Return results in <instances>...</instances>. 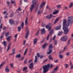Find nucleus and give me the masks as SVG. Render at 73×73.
<instances>
[{
	"label": "nucleus",
	"instance_id": "nucleus-48",
	"mask_svg": "<svg viewBox=\"0 0 73 73\" xmlns=\"http://www.w3.org/2000/svg\"><path fill=\"white\" fill-rule=\"evenodd\" d=\"M58 13V11H56L55 12H54L53 13V15H56V13Z\"/></svg>",
	"mask_w": 73,
	"mask_h": 73
},
{
	"label": "nucleus",
	"instance_id": "nucleus-34",
	"mask_svg": "<svg viewBox=\"0 0 73 73\" xmlns=\"http://www.w3.org/2000/svg\"><path fill=\"white\" fill-rule=\"evenodd\" d=\"M27 50H28V48H27L25 50V52L24 53V56H25V54H26V53H27Z\"/></svg>",
	"mask_w": 73,
	"mask_h": 73
},
{
	"label": "nucleus",
	"instance_id": "nucleus-57",
	"mask_svg": "<svg viewBox=\"0 0 73 73\" xmlns=\"http://www.w3.org/2000/svg\"><path fill=\"white\" fill-rule=\"evenodd\" d=\"M46 61H47V59H46L45 60H44L43 61V63H45V62H46Z\"/></svg>",
	"mask_w": 73,
	"mask_h": 73
},
{
	"label": "nucleus",
	"instance_id": "nucleus-40",
	"mask_svg": "<svg viewBox=\"0 0 73 73\" xmlns=\"http://www.w3.org/2000/svg\"><path fill=\"white\" fill-rule=\"evenodd\" d=\"M48 58L49 59H50V60H53V58H52V57H51V56H48Z\"/></svg>",
	"mask_w": 73,
	"mask_h": 73
},
{
	"label": "nucleus",
	"instance_id": "nucleus-44",
	"mask_svg": "<svg viewBox=\"0 0 73 73\" xmlns=\"http://www.w3.org/2000/svg\"><path fill=\"white\" fill-rule=\"evenodd\" d=\"M46 18H47V19H51L49 15L46 16Z\"/></svg>",
	"mask_w": 73,
	"mask_h": 73
},
{
	"label": "nucleus",
	"instance_id": "nucleus-59",
	"mask_svg": "<svg viewBox=\"0 0 73 73\" xmlns=\"http://www.w3.org/2000/svg\"><path fill=\"white\" fill-rule=\"evenodd\" d=\"M13 54H15V53H13H13H11L10 54H9V56H11V55H13Z\"/></svg>",
	"mask_w": 73,
	"mask_h": 73
},
{
	"label": "nucleus",
	"instance_id": "nucleus-42",
	"mask_svg": "<svg viewBox=\"0 0 73 73\" xmlns=\"http://www.w3.org/2000/svg\"><path fill=\"white\" fill-rule=\"evenodd\" d=\"M59 57L61 59H62V58H63V56L61 55H59Z\"/></svg>",
	"mask_w": 73,
	"mask_h": 73
},
{
	"label": "nucleus",
	"instance_id": "nucleus-4",
	"mask_svg": "<svg viewBox=\"0 0 73 73\" xmlns=\"http://www.w3.org/2000/svg\"><path fill=\"white\" fill-rule=\"evenodd\" d=\"M68 36L67 35H65L62 37L60 38V40L61 41H66L67 40L68 38Z\"/></svg>",
	"mask_w": 73,
	"mask_h": 73
},
{
	"label": "nucleus",
	"instance_id": "nucleus-28",
	"mask_svg": "<svg viewBox=\"0 0 73 73\" xmlns=\"http://www.w3.org/2000/svg\"><path fill=\"white\" fill-rule=\"evenodd\" d=\"M61 28V26H58L56 28V30H58V29H60Z\"/></svg>",
	"mask_w": 73,
	"mask_h": 73
},
{
	"label": "nucleus",
	"instance_id": "nucleus-10",
	"mask_svg": "<svg viewBox=\"0 0 73 73\" xmlns=\"http://www.w3.org/2000/svg\"><path fill=\"white\" fill-rule=\"evenodd\" d=\"M8 66H7L5 69V71L6 72L8 73L9 72V69L8 68Z\"/></svg>",
	"mask_w": 73,
	"mask_h": 73
},
{
	"label": "nucleus",
	"instance_id": "nucleus-27",
	"mask_svg": "<svg viewBox=\"0 0 73 73\" xmlns=\"http://www.w3.org/2000/svg\"><path fill=\"white\" fill-rule=\"evenodd\" d=\"M63 33V32L61 31L58 34V36H61V35H62V34Z\"/></svg>",
	"mask_w": 73,
	"mask_h": 73
},
{
	"label": "nucleus",
	"instance_id": "nucleus-22",
	"mask_svg": "<svg viewBox=\"0 0 73 73\" xmlns=\"http://www.w3.org/2000/svg\"><path fill=\"white\" fill-rule=\"evenodd\" d=\"M17 58H20L21 57V54H19L16 56Z\"/></svg>",
	"mask_w": 73,
	"mask_h": 73
},
{
	"label": "nucleus",
	"instance_id": "nucleus-51",
	"mask_svg": "<svg viewBox=\"0 0 73 73\" xmlns=\"http://www.w3.org/2000/svg\"><path fill=\"white\" fill-rule=\"evenodd\" d=\"M10 65H11V68H13V63H11L10 64Z\"/></svg>",
	"mask_w": 73,
	"mask_h": 73
},
{
	"label": "nucleus",
	"instance_id": "nucleus-12",
	"mask_svg": "<svg viewBox=\"0 0 73 73\" xmlns=\"http://www.w3.org/2000/svg\"><path fill=\"white\" fill-rule=\"evenodd\" d=\"M41 33H45V29L43 28L41 30Z\"/></svg>",
	"mask_w": 73,
	"mask_h": 73
},
{
	"label": "nucleus",
	"instance_id": "nucleus-38",
	"mask_svg": "<svg viewBox=\"0 0 73 73\" xmlns=\"http://www.w3.org/2000/svg\"><path fill=\"white\" fill-rule=\"evenodd\" d=\"M46 43H45L42 46L43 48H45V47L46 46Z\"/></svg>",
	"mask_w": 73,
	"mask_h": 73
},
{
	"label": "nucleus",
	"instance_id": "nucleus-64",
	"mask_svg": "<svg viewBox=\"0 0 73 73\" xmlns=\"http://www.w3.org/2000/svg\"><path fill=\"white\" fill-rule=\"evenodd\" d=\"M32 60H33L32 59L31 60H29V63H30V62H32Z\"/></svg>",
	"mask_w": 73,
	"mask_h": 73
},
{
	"label": "nucleus",
	"instance_id": "nucleus-16",
	"mask_svg": "<svg viewBox=\"0 0 73 73\" xmlns=\"http://www.w3.org/2000/svg\"><path fill=\"white\" fill-rule=\"evenodd\" d=\"M37 42V39L36 38L34 40L33 43L34 44H36Z\"/></svg>",
	"mask_w": 73,
	"mask_h": 73
},
{
	"label": "nucleus",
	"instance_id": "nucleus-61",
	"mask_svg": "<svg viewBox=\"0 0 73 73\" xmlns=\"http://www.w3.org/2000/svg\"><path fill=\"white\" fill-rule=\"evenodd\" d=\"M3 29L4 30H5L6 29V27H5V26H4Z\"/></svg>",
	"mask_w": 73,
	"mask_h": 73
},
{
	"label": "nucleus",
	"instance_id": "nucleus-33",
	"mask_svg": "<svg viewBox=\"0 0 73 73\" xmlns=\"http://www.w3.org/2000/svg\"><path fill=\"white\" fill-rule=\"evenodd\" d=\"M64 65L66 68H68V64H64Z\"/></svg>",
	"mask_w": 73,
	"mask_h": 73
},
{
	"label": "nucleus",
	"instance_id": "nucleus-58",
	"mask_svg": "<svg viewBox=\"0 0 73 73\" xmlns=\"http://www.w3.org/2000/svg\"><path fill=\"white\" fill-rule=\"evenodd\" d=\"M17 35H18V34H16L15 36V38H17Z\"/></svg>",
	"mask_w": 73,
	"mask_h": 73
},
{
	"label": "nucleus",
	"instance_id": "nucleus-24",
	"mask_svg": "<svg viewBox=\"0 0 73 73\" xmlns=\"http://www.w3.org/2000/svg\"><path fill=\"white\" fill-rule=\"evenodd\" d=\"M53 30H52L49 33V35H52L53 34Z\"/></svg>",
	"mask_w": 73,
	"mask_h": 73
},
{
	"label": "nucleus",
	"instance_id": "nucleus-62",
	"mask_svg": "<svg viewBox=\"0 0 73 73\" xmlns=\"http://www.w3.org/2000/svg\"><path fill=\"white\" fill-rule=\"evenodd\" d=\"M52 16H53L52 15L50 14V17L51 19V18H52Z\"/></svg>",
	"mask_w": 73,
	"mask_h": 73
},
{
	"label": "nucleus",
	"instance_id": "nucleus-41",
	"mask_svg": "<svg viewBox=\"0 0 73 73\" xmlns=\"http://www.w3.org/2000/svg\"><path fill=\"white\" fill-rule=\"evenodd\" d=\"M21 26L22 27V28H23L24 27V22H23L21 24Z\"/></svg>",
	"mask_w": 73,
	"mask_h": 73
},
{
	"label": "nucleus",
	"instance_id": "nucleus-20",
	"mask_svg": "<svg viewBox=\"0 0 73 73\" xmlns=\"http://www.w3.org/2000/svg\"><path fill=\"white\" fill-rule=\"evenodd\" d=\"M50 25H51V23L48 24L46 26V29L49 28Z\"/></svg>",
	"mask_w": 73,
	"mask_h": 73
},
{
	"label": "nucleus",
	"instance_id": "nucleus-56",
	"mask_svg": "<svg viewBox=\"0 0 73 73\" xmlns=\"http://www.w3.org/2000/svg\"><path fill=\"white\" fill-rule=\"evenodd\" d=\"M50 36V35H48L47 37V40H49V36Z\"/></svg>",
	"mask_w": 73,
	"mask_h": 73
},
{
	"label": "nucleus",
	"instance_id": "nucleus-7",
	"mask_svg": "<svg viewBox=\"0 0 73 73\" xmlns=\"http://www.w3.org/2000/svg\"><path fill=\"white\" fill-rule=\"evenodd\" d=\"M9 23L11 25H13V24H14L15 21H14L13 20L11 19L9 20Z\"/></svg>",
	"mask_w": 73,
	"mask_h": 73
},
{
	"label": "nucleus",
	"instance_id": "nucleus-46",
	"mask_svg": "<svg viewBox=\"0 0 73 73\" xmlns=\"http://www.w3.org/2000/svg\"><path fill=\"white\" fill-rule=\"evenodd\" d=\"M26 29L27 31V32L29 33V31L28 30V29H29V28H28V27H27Z\"/></svg>",
	"mask_w": 73,
	"mask_h": 73
},
{
	"label": "nucleus",
	"instance_id": "nucleus-14",
	"mask_svg": "<svg viewBox=\"0 0 73 73\" xmlns=\"http://www.w3.org/2000/svg\"><path fill=\"white\" fill-rule=\"evenodd\" d=\"M58 20H59V18H57L56 19H55V21L54 23V24H56V23H57Z\"/></svg>",
	"mask_w": 73,
	"mask_h": 73
},
{
	"label": "nucleus",
	"instance_id": "nucleus-45",
	"mask_svg": "<svg viewBox=\"0 0 73 73\" xmlns=\"http://www.w3.org/2000/svg\"><path fill=\"white\" fill-rule=\"evenodd\" d=\"M13 13H12L10 15V17H12L13 16Z\"/></svg>",
	"mask_w": 73,
	"mask_h": 73
},
{
	"label": "nucleus",
	"instance_id": "nucleus-21",
	"mask_svg": "<svg viewBox=\"0 0 73 73\" xmlns=\"http://www.w3.org/2000/svg\"><path fill=\"white\" fill-rule=\"evenodd\" d=\"M25 25H28V18H27L26 19L25 21Z\"/></svg>",
	"mask_w": 73,
	"mask_h": 73
},
{
	"label": "nucleus",
	"instance_id": "nucleus-54",
	"mask_svg": "<svg viewBox=\"0 0 73 73\" xmlns=\"http://www.w3.org/2000/svg\"><path fill=\"white\" fill-rule=\"evenodd\" d=\"M58 61V60L57 59L56 60H55L54 62L55 63H57Z\"/></svg>",
	"mask_w": 73,
	"mask_h": 73
},
{
	"label": "nucleus",
	"instance_id": "nucleus-31",
	"mask_svg": "<svg viewBox=\"0 0 73 73\" xmlns=\"http://www.w3.org/2000/svg\"><path fill=\"white\" fill-rule=\"evenodd\" d=\"M52 44H50V45L49 46V49H51L50 48H52Z\"/></svg>",
	"mask_w": 73,
	"mask_h": 73
},
{
	"label": "nucleus",
	"instance_id": "nucleus-36",
	"mask_svg": "<svg viewBox=\"0 0 73 73\" xmlns=\"http://www.w3.org/2000/svg\"><path fill=\"white\" fill-rule=\"evenodd\" d=\"M27 69V67H24L23 69V71H24V70H25Z\"/></svg>",
	"mask_w": 73,
	"mask_h": 73
},
{
	"label": "nucleus",
	"instance_id": "nucleus-25",
	"mask_svg": "<svg viewBox=\"0 0 73 73\" xmlns=\"http://www.w3.org/2000/svg\"><path fill=\"white\" fill-rule=\"evenodd\" d=\"M57 40H55L54 41V45H56V44H57Z\"/></svg>",
	"mask_w": 73,
	"mask_h": 73
},
{
	"label": "nucleus",
	"instance_id": "nucleus-26",
	"mask_svg": "<svg viewBox=\"0 0 73 73\" xmlns=\"http://www.w3.org/2000/svg\"><path fill=\"white\" fill-rule=\"evenodd\" d=\"M4 64H5V62H3L2 64H1L0 66V69H1V67L4 65Z\"/></svg>",
	"mask_w": 73,
	"mask_h": 73
},
{
	"label": "nucleus",
	"instance_id": "nucleus-32",
	"mask_svg": "<svg viewBox=\"0 0 73 73\" xmlns=\"http://www.w3.org/2000/svg\"><path fill=\"white\" fill-rule=\"evenodd\" d=\"M42 27H44L45 26V23H42Z\"/></svg>",
	"mask_w": 73,
	"mask_h": 73
},
{
	"label": "nucleus",
	"instance_id": "nucleus-29",
	"mask_svg": "<svg viewBox=\"0 0 73 73\" xmlns=\"http://www.w3.org/2000/svg\"><path fill=\"white\" fill-rule=\"evenodd\" d=\"M5 36L6 37H7L8 36H9V33L7 32L5 33Z\"/></svg>",
	"mask_w": 73,
	"mask_h": 73
},
{
	"label": "nucleus",
	"instance_id": "nucleus-6",
	"mask_svg": "<svg viewBox=\"0 0 73 73\" xmlns=\"http://www.w3.org/2000/svg\"><path fill=\"white\" fill-rule=\"evenodd\" d=\"M33 63H31L30 64V65L29 66V67L31 70H33Z\"/></svg>",
	"mask_w": 73,
	"mask_h": 73
},
{
	"label": "nucleus",
	"instance_id": "nucleus-53",
	"mask_svg": "<svg viewBox=\"0 0 73 73\" xmlns=\"http://www.w3.org/2000/svg\"><path fill=\"white\" fill-rule=\"evenodd\" d=\"M17 10H18V11H21V9L20 8V7H19V8H18Z\"/></svg>",
	"mask_w": 73,
	"mask_h": 73
},
{
	"label": "nucleus",
	"instance_id": "nucleus-17",
	"mask_svg": "<svg viewBox=\"0 0 73 73\" xmlns=\"http://www.w3.org/2000/svg\"><path fill=\"white\" fill-rule=\"evenodd\" d=\"M3 45L5 46V47H6L7 46V41H3Z\"/></svg>",
	"mask_w": 73,
	"mask_h": 73
},
{
	"label": "nucleus",
	"instance_id": "nucleus-55",
	"mask_svg": "<svg viewBox=\"0 0 73 73\" xmlns=\"http://www.w3.org/2000/svg\"><path fill=\"white\" fill-rule=\"evenodd\" d=\"M70 54V53L69 52H68L66 53V56H69Z\"/></svg>",
	"mask_w": 73,
	"mask_h": 73
},
{
	"label": "nucleus",
	"instance_id": "nucleus-49",
	"mask_svg": "<svg viewBox=\"0 0 73 73\" xmlns=\"http://www.w3.org/2000/svg\"><path fill=\"white\" fill-rule=\"evenodd\" d=\"M11 3H12V4H15V1H11Z\"/></svg>",
	"mask_w": 73,
	"mask_h": 73
},
{
	"label": "nucleus",
	"instance_id": "nucleus-8",
	"mask_svg": "<svg viewBox=\"0 0 73 73\" xmlns=\"http://www.w3.org/2000/svg\"><path fill=\"white\" fill-rule=\"evenodd\" d=\"M11 44H12V43L11 42H9L8 44V46L7 50V51H8V50H9V49L10 48V47H11Z\"/></svg>",
	"mask_w": 73,
	"mask_h": 73
},
{
	"label": "nucleus",
	"instance_id": "nucleus-2",
	"mask_svg": "<svg viewBox=\"0 0 73 73\" xmlns=\"http://www.w3.org/2000/svg\"><path fill=\"white\" fill-rule=\"evenodd\" d=\"M53 67V65L51 64L50 65V64H48L45 65L43 67V73H46L48 71V69L49 68H51Z\"/></svg>",
	"mask_w": 73,
	"mask_h": 73
},
{
	"label": "nucleus",
	"instance_id": "nucleus-13",
	"mask_svg": "<svg viewBox=\"0 0 73 73\" xmlns=\"http://www.w3.org/2000/svg\"><path fill=\"white\" fill-rule=\"evenodd\" d=\"M29 35V33L27 32L25 35V38L27 39L28 38V37Z\"/></svg>",
	"mask_w": 73,
	"mask_h": 73
},
{
	"label": "nucleus",
	"instance_id": "nucleus-39",
	"mask_svg": "<svg viewBox=\"0 0 73 73\" xmlns=\"http://www.w3.org/2000/svg\"><path fill=\"white\" fill-rule=\"evenodd\" d=\"M15 50H16V49L15 48H14L13 49L12 52L13 53H15Z\"/></svg>",
	"mask_w": 73,
	"mask_h": 73
},
{
	"label": "nucleus",
	"instance_id": "nucleus-3",
	"mask_svg": "<svg viewBox=\"0 0 73 73\" xmlns=\"http://www.w3.org/2000/svg\"><path fill=\"white\" fill-rule=\"evenodd\" d=\"M37 0H33V4L31 6V7L30 8V11L31 12H32V11H33V8H34V7L36 5V4H37Z\"/></svg>",
	"mask_w": 73,
	"mask_h": 73
},
{
	"label": "nucleus",
	"instance_id": "nucleus-47",
	"mask_svg": "<svg viewBox=\"0 0 73 73\" xmlns=\"http://www.w3.org/2000/svg\"><path fill=\"white\" fill-rule=\"evenodd\" d=\"M37 14L38 15H40L41 13V11L39 10L38 11V12L37 13Z\"/></svg>",
	"mask_w": 73,
	"mask_h": 73
},
{
	"label": "nucleus",
	"instance_id": "nucleus-52",
	"mask_svg": "<svg viewBox=\"0 0 73 73\" xmlns=\"http://www.w3.org/2000/svg\"><path fill=\"white\" fill-rule=\"evenodd\" d=\"M36 55L38 57H40V54H39V53H37Z\"/></svg>",
	"mask_w": 73,
	"mask_h": 73
},
{
	"label": "nucleus",
	"instance_id": "nucleus-11",
	"mask_svg": "<svg viewBox=\"0 0 73 73\" xmlns=\"http://www.w3.org/2000/svg\"><path fill=\"white\" fill-rule=\"evenodd\" d=\"M49 51L47 53V54H50L52 52V49H49Z\"/></svg>",
	"mask_w": 73,
	"mask_h": 73
},
{
	"label": "nucleus",
	"instance_id": "nucleus-9",
	"mask_svg": "<svg viewBox=\"0 0 73 73\" xmlns=\"http://www.w3.org/2000/svg\"><path fill=\"white\" fill-rule=\"evenodd\" d=\"M12 36H10L7 38V41H9L11 40V39L12 38Z\"/></svg>",
	"mask_w": 73,
	"mask_h": 73
},
{
	"label": "nucleus",
	"instance_id": "nucleus-60",
	"mask_svg": "<svg viewBox=\"0 0 73 73\" xmlns=\"http://www.w3.org/2000/svg\"><path fill=\"white\" fill-rule=\"evenodd\" d=\"M20 72H21V70H19L17 71V72H18V73H20Z\"/></svg>",
	"mask_w": 73,
	"mask_h": 73
},
{
	"label": "nucleus",
	"instance_id": "nucleus-63",
	"mask_svg": "<svg viewBox=\"0 0 73 73\" xmlns=\"http://www.w3.org/2000/svg\"><path fill=\"white\" fill-rule=\"evenodd\" d=\"M2 24H1V25L0 26V29H1L2 28Z\"/></svg>",
	"mask_w": 73,
	"mask_h": 73
},
{
	"label": "nucleus",
	"instance_id": "nucleus-43",
	"mask_svg": "<svg viewBox=\"0 0 73 73\" xmlns=\"http://www.w3.org/2000/svg\"><path fill=\"white\" fill-rule=\"evenodd\" d=\"M39 31H40L38 30V31L37 32V33H36V36H38V35H39Z\"/></svg>",
	"mask_w": 73,
	"mask_h": 73
},
{
	"label": "nucleus",
	"instance_id": "nucleus-37",
	"mask_svg": "<svg viewBox=\"0 0 73 73\" xmlns=\"http://www.w3.org/2000/svg\"><path fill=\"white\" fill-rule=\"evenodd\" d=\"M21 27H19L18 29V32H20L21 31Z\"/></svg>",
	"mask_w": 73,
	"mask_h": 73
},
{
	"label": "nucleus",
	"instance_id": "nucleus-19",
	"mask_svg": "<svg viewBox=\"0 0 73 73\" xmlns=\"http://www.w3.org/2000/svg\"><path fill=\"white\" fill-rule=\"evenodd\" d=\"M70 66L71 67L70 69H72L73 68V64H72V62H70Z\"/></svg>",
	"mask_w": 73,
	"mask_h": 73
},
{
	"label": "nucleus",
	"instance_id": "nucleus-15",
	"mask_svg": "<svg viewBox=\"0 0 73 73\" xmlns=\"http://www.w3.org/2000/svg\"><path fill=\"white\" fill-rule=\"evenodd\" d=\"M73 6V2H71L70 3V5L69 6V8H70Z\"/></svg>",
	"mask_w": 73,
	"mask_h": 73
},
{
	"label": "nucleus",
	"instance_id": "nucleus-35",
	"mask_svg": "<svg viewBox=\"0 0 73 73\" xmlns=\"http://www.w3.org/2000/svg\"><path fill=\"white\" fill-rule=\"evenodd\" d=\"M61 5H56V7L58 8H61Z\"/></svg>",
	"mask_w": 73,
	"mask_h": 73
},
{
	"label": "nucleus",
	"instance_id": "nucleus-30",
	"mask_svg": "<svg viewBox=\"0 0 73 73\" xmlns=\"http://www.w3.org/2000/svg\"><path fill=\"white\" fill-rule=\"evenodd\" d=\"M27 60H28V59H26L25 60V61L24 62V64H27Z\"/></svg>",
	"mask_w": 73,
	"mask_h": 73
},
{
	"label": "nucleus",
	"instance_id": "nucleus-1",
	"mask_svg": "<svg viewBox=\"0 0 73 73\" xmlns=\"http://www.w3.org/2000/svg\"><path fill=\"white\" fill-rule=\"evenodd\" d=\"M73 22V17L70 16L68 17V24H66V20H64L63 22V29L64 31V34L66 35L69 32V30L68 29L69 25H71Z\"/></svg>",
	"mask_w": 73,
	"mask_h": 73
},
{
	"label": "nucleus",
	"instance_id": "nucleus-50",
	"mask_svg": "<svg viewBox=\"0 0 73 73\" xmlns=\"http://www.w3.org/2000/svg\"><path fill=\"white\" fill-rule=\"evenodd\" d=\"M44 57V55H41L40 56V59H42V58H43V57Z\"/></svg>",
	"mask_w": 73,
	"mask_h": 73
},
{
	"label": "nucleus",
	"instance_id": "nucleus-18",
	"mask_svg": "<svg viewBox=\"0 0 73 73\" xmlns=\"http://www.w3.org/2000/svg\"><path fill=\"white\" fill-rule=\"evenodd\" d=\"M38 61V60H37V56H35V60L34 61V62H35V63H36V62H37Z\"/></svg>",
	"mask_w": 73,
	"mask_h": 73
},
{
	"label": "nucleus",
	"instance_id": "nucleus-5",
	"mask_svg": "<svg viewBox=\"0 0 73 73\" xmlns=\"http://www.w3.org/2000/svg\"><path fill=\"white\" fill-rule=\"evenodd\" d=\"M46 4V3L45 2L42 3L39 6V9H41L42 8V7H44V6Z\"/></svg>",
	"mask_w": 73,
	"mask_h": 73
},
{
	"label": "nucleus",
	"instance_id": "nucleus-23",
	"mask_svg": "<svg viewBox=\"0 0 73 73\" xmlns=\"http://www.w3.org/2000/svg\"><path fill=\"white\" fill-rule=\"evenodd\" d=\"M58 66H56L54 70L56 72L58 70Z\"/></svg>",
	"mask_w": 73,
	"mask_h": 73
}]
</instances>
